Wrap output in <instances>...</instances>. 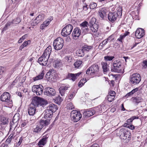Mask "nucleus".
<instances>
[{"mask_svg":"<svg viewBox=\"0 0 147 147\" xmlns=\"http://www.w3.org/2000/svg\"><path fill=\"white\" fill-rule=\"evenodd\" d=\"M81 73L80 72L75 74L69 73L67 76V79L71 80L74 81L79 76Z\"/></svg>","mask_w":147,"mask_h":147,"instance_id":"18","label":"nucleus"},{"mask_svg":"<svg viewBox=\"0 0 147 147\" xmlns=\"http://www.w3.org/2000/svg\"><path fill=\"white\" fill-rule=\"evenodd\" d=\"M44 118L47 119L48 118H50L51 117L53 113L51 111L48 109L44 111Z\"/></svg>","mask_w":147,"mask_h":147,"instance_id":"29","label":"nucleus"},{"mask_svg":"<svg viewBox=\"0 0 147 147\" xmlns=\"http://www.w3.org/2000/svg\"><path fill=\"white\" fill-rule=\"evenodd\" d=\"M89 26L90 29L92 32L95 33L98 30V26L96 24H94L92 26Z\"/></svg>","mask_w":147,"mask_h":147,"instance_id":"32","label":"nucleus"},{"mask_svg":"<svg viewBox=\"0 0 147 147\" xmlns=\"http://www.w3.org/2000/svg\"><path fill=\"white\" fill-rule=\"evenodd\" d=\"M142 99L140 97L137 96L136 97H132L131 100L132 102L135 105H137L139 103L141 102Z\"/></svg>","mask_w":147,"mask_h":147,"instance_id":"25","label":"nucleus"},{"mask_svg":"<svg viewBox=\"0 0 147 147\" xmlns=\"http://www.w3.org/2000/svg\"><path fill=\"white\" fill-rule=\"evenodd\" d=\"M49 124V121L45 120H41L39 123H36L34 125L33 131L34 133H40L43 127Z\"/></svg>","mask_w":147,"mask_h":147,"instance_id":"2","label":"nucleus"},{"mask_svg":"<svg viewBox=\"0 0 147 147\" xmlns=\"http://www.w3.org/2000/svg\"><path fill=\"white\" fill-rule=\"evenodd\" d=\"M13 136H11V135H10L7 139L5 141V143H6V145L5 144H2L1 146L2 147H7V144H8L11 141L12 138Z\"/></svg>","mask_w":147,"mask_h":147,"instance_id":"34","label":"nucleus"},{"mask_svg":"<svg viewBox=\"0 0 147 147\" xmlns=\"http://www.w3.org/2000/svg\"><path fill=\"white\" fill-rule=\"evenodd\" d=\"M139 88H136L134 89H133L131 91V94H133L135 92H137Z\"/></svg>","mask_w":147,"mask_h":147,"instance_id":"58","label":"nucleus"},{"mask_svg":"<svg viewBox=\"0 0 147 147\" xmlns=\"http://www.w3.org/2000/svg\"><path fill=\"white\" fill-rule=\"evenodd\" d=\"M38 20H36V18L33 20V22L32 23L31 25L33 26H35L37 24L39 23V22H38Z\"/></svg>","mask_w":147,"mask_h":147,"instance_id":"51","label":"nucleus"},{"mask_svg":"<svg viewBox=\"0 0 147 147\" xmlns=\"http://www.w3.org/2000/svg\"><path fill=\"white\" fill-rule=\"evenodd\" d=\"M17 115V113L16 114L15 116H14L13 118V121H11L10 123V129H13V128H14L15 127H16V126L14 125V123L15 122L14 121V118L15 117V116H16Z\"/></svg>","mask_w":147,"mask_h":147,"instance_id":"38","label":"nucleus"},{"mask_svg":"<svg viewBox=\"0 0 147 147\" xmlns=\"http://www.w3.org/2000/svg\"><path fill=\"white\" fill-rule=\"evenodd\" d=\"M53 20V17L51 16L49 17L40 25V29L42 30H43L45 27H47L49 24Z\"/></svg>","mask_w":147,"mask_h":147,"instance_id":"19","label":"nucleus"},{"mask_svg":"<svg viewBox=\"0 0 147 147\" xmlns=\"http://www.w3.org/2000/svg\"><path fill=\"white\" fill-rule=\"evenodd\" d=\"M93 47L91 46L87 45H84L82 47L83 50L84 52H88L90 51L92 48Z\"/></svg>","mask_w":147,"mask_h":147,"instance_id":"35","label":"nucleus"},{"mask_svg":"<svg viewBox=\"0 0 147 147\" xmlns=\"http://www.w3.org/2000/svg\"><path fill=\"white\" fill-rule=\"evenodd\" d=\"M114 58V56H107L104 57V60L106 61H110L112 60Z\"/></svg>","mask_w":147,"mask_h":147,"instance_id":"42","label":"nucleus"},{"mask_svg":"<svg viewBox=\"0 0 147 147\" xmlns=\"http://www.w3.org/2000/svg\"><path fill=\"white\" fill-rule=\"evenodd\" d=\"M51 50L52 48L51 46H48L45 49L42 55L46 57H47V58L49 59L51 52Z\"/></svg>","mask_w":147,"mask_h":147,"instance_id":"23","label":"nucleus"},{"mask_svg":"<svg viewBox=\"0 0 147 147\" xmlns=\"http://www.w3.org/2000/svg\"><path fill=\"white\" fill-rule=\"evenodd\" d=\"M81 34V30L78 27L74 28L72 33L73 38L74 39H77L80 36Z\"/></svg>","mask_w":147,"mask_h":147,"instance_id":"16","label":"nucleus"},{"mask_svg":"<svg viewBox=\"0 0 147 147\" xmlns=\"http://www.w3.org/2000/svg\"><path fill=\"white\" fill-rule=\"evenodd\" d=\"M141 80V76L138 73L133 74L130 76V83L131 84L136 85L138 84Z\"/></svg>","mask_w":147,"mask_h":147,"instance_id":"6","label":"nucleus"},{"mask_svg":"<svg viewBox=\"0 0 147 147\" xmlns=\"http://www.w3.org/2000/svg\"><path fill=\"white\" fill-rule=\"evenodd\" d=\"M95 18H92L91 19L89 22V26H92L94 24H95Z\"/></svg>","mask_w":147,"mask_h":147,"instance_id":"49","label":"nucleus"},{"mask_svg":"<svg viewBox=\"0 0 147 147\" xmlns=\"http://www.w3.org/2000/svg\"><path fill=\"white\" fill-rule=\"evenodd\" d=\"M113 66L111 67V71L118 73L123 72L124 69L121 65V63L119 60L114 61L113 63Z\"/></svg>","mask_w":147,"mask_h":147,"instance_id":"3","label":"nucleus"},{"mask_svg":"<svg viewBox=\"0 0 147 147\" xmlns=\"http://www.w3.org/2000/svg\"><path fill=\"white\" fill-rule=\"evenodd\" d=\"M133 94H131V92L128 93H127L125 96V97L126 98H128V97H129V96H131Z\"/></svg>","mask_w":147,"mask_h":147,"instance_id":"59","label":"nucleus"},{"mask_svg":"<svg viewBox=\"0 0 147 147\" xmlns=\"http://www.w3.org/2000/svg\"><path fill=\"white\" fill-rule=\"evenodd\" d=\"M27 124V123L26 121H24L23 122V123H22V124H21V127H23L25 126Z\"/></svg>","mask_w":147,"mask_h":147,"instance_id":"62","label":"nucleus"},{"mask_svg":"<svg viewBox=\"0 0 147 147\" xmlns=\"http://www.w3.org/2000/svg\"><path fill=\"white\" fill-rule=\"evenodd\" d=\"M55 102L58 104H60L61 102L62 101V99L61 97L59 96H58L56 97L54 99Z\"/></svg>","mask_w":147,"mask_h":147,"instance_id":"39","label":"nucleus"},{"mask_svg":"<svg viewBox=\"0 0 147 147\" xmlns=\"http://www.w3.org/2000/svg\"><path fill=\"white\" fill-rule=\"evenodd\" d=\"M71 117L72 121L75 122H76L80 119L82 117V115L80 111H78L76 110H74L71 112Z\"/></svg>","mask_w":147,"mask_h":147,"instance_id":"8","label":"nucleus"},{"mask_svg":"<svg viewBox=\"0 0 147 147\" xmlns=\"http://www.w3.org/2000/svg\"><path fill=\"white\" fill-rule=\"evenodd\" d=\"M43 87L40 84L38 85H34L32 87V90L34 93H35L37 95H41L43 92Z\"/></svg>","mask_w":147,"mask_h":147,"instance_id":"11","label":"nucleus"},{"mask_svg":"<svg viewBox=\"0 0 147 147\" xmlns=\"http://www.w3.org/2000/svg\"><path fill=\"white\" fill-rule=\"evenodd\" d=\"M77 54H78V56L82 57L84 55V51L83 50V49H80L77 51L76 52Z\"/></svg>","mask_w":147,"mask_h":147,"instance_id":"43","label":"nucleus"},{"mask_svg":"<svg viewBox=\"0 0 147 147\" xmlns=\"http://www.w3.org/2000/svg\"><path fill=\"white\" fill-rule=\"evenodd\" d=\"M13 24L12 22L8 21L7 23L5 25V27L3 28V31H5L8 29L10 26Z\"/></svg>","mask_w":147,"mask_h":147,"instance_id":"37","label":"nucleus"},{"mask_svg":"<svg viewBox=\"0 0 147 147\" xmlns=\"http://www.w3.org/2000/svg\"><path fill=\"white\" fill-rule=\"evenodd\" d=\"M123 133L120 134V136L122 139L125 140L129 138L130 135L129 132L128 131L126 132L125 131L124 129H121L120 130V133Z\"/></svg>","mask_w":147,"mask_h":147,"instance_id":"20","label":"nucleus"},{"mask_svg":"<svg viewBox=\"0 0 147 147\" xmlns=\"http://www.w3.org/2000/svg\"><path fill=\"white\" fill-rule=\"evenodd\" d=\"M57 106L54 104H51L49 105L47 107V109L49 110L50 111H51L53 113L57 109Z\"/></svg>","mask_w":147,"mask_h":147,"instance_id":"28","label":"nucleus"},{"mask_svg":"<svg viewBox=\"0 0 147 147\" xmlns=\"http://www.w3.org/2000/svg\"><path fill=\"white\" fill-rule=\"evenodd\" d=\"M97 5V4L96 3L92 2L90 3V7L91 9H93L96 7Z\"/></svg>","mask_w":147,"mask_h":147,"instance_id":"48","label":"nucleus"},{"mask_svg":"<svg viewBox=\"0 0 147 147\" xmlns=\"http://www.w3.org/2000/svg\"><path fill=\"white\" fill-rule=\"evenodd\" d=\"M61 65V60L59 59L56 60L54 63V66L56 68H58Z\"/></svg>","mask_w":147,"mask_h":147,"instance_id":"36","label":"nucleus"},{"mask_svg":"<svg viewBox=\"0 0 147 147\" xmlns=\"http://www.w3.org/2000/svg\"><path fill=\"white\" fill-rule=\"evenodd\" d=\"M81 29L83 31V32L84 33V34H86L87 33L89 32V30L88 28V26H87L86 28H81Z\"/></svg>","mask_w":147,"mask_h":147,"instance_id":"50","label":"nucleus"},{"mask_svg":"<svg viewBox=\"0 0 147 147\" xmlns=\"http://www.w3.org/2000/svg\"><path fill=\"white\" fill-rule=\"evenodd\" d=\"M108 12V10L105 7L100 9L98 11V15L102 20H105Z\"/></svg>","mask_w":147,"mask_h":147,"instance_id":"14","label":"nucleus"},{"mask_svg":"<svg viewBox=\"0 0 147 147\" xmlns=\"http://www.w3.org/2000/svg\"><path fill=\"white\" fill-rule=\"evenodd\" d=\"M101 111L102 109L101 106H99L95 108L94 109H87L84 111V114L86 116L89 117L94 115L96 112L99 113H101L102 112Z\"/></svg>","mask_w":147,"mask_h":147,"instance_id":"4","label":"nucleus"},{"mask_svg":"<svg viewBox=\"0 0 147 147\" xmlns=\"http://www.w3.org/2000/svg\"><path fill=\"white\" fill-rule=\"evenodd\" d=\"M80 26H81V28H86L87 26H89V24L87 22L84 21L80 24Z\"/></svg>","mask_w":147,"mask_h":147,"instance_id":"45","label":"nucleus"},{"mask_svg":"<svg viewBox=\"0 0 147 147\" xmlns=\"http://www.w3.org/2000/svg\"><path fill=\"white\" fill-rule=\"evenodd\" d=\"M99 71L98 65L94 64L90 67L86 71V73L88 75L94 76Z\"/></svg>","mask_w":147,"mask_h":147,"instance_id":"5","label":"nucleus"},{"mask_svg":"<svg viewBox=\"0 0 147 147\" xmlns=\"http://www.w3.org/2000/svg\"><path fill=\"white\" fill-rule=\"evenodd\" d=\"M139 88H136L134 89H133L131 91V94H133L135 92H137Z\"/></svg>","mask_w":147,"mask_h":147,"instance_id":"57","label":"nucleus"},{"mask_svg":"<svg viewBox=\"0 0 147 147\" xmlns=\"http://www.w3.org/2000/svg\"><path fill=\"white\" fill-rule=\"evenodd\" d=\"M122 15V11L121 10L118 12V13L116 12H109L108 15V18L109 21L112 22H113L117 19V18L118 16Z\"/></svg>","mask_w":147,"mask_h":147,"instance_id":"9","label":"nucleus"},{"mask_svg":"<svg viewBox=\"0 0 147 147\" xmlns=\"http://www.w3.org/2000/svg\"><path fill=\"white\" fill-rule=\"evenodd\" d=\"M102 68L103 69L104 72L105 73L109 71V66L107 63L105 62H102L101 63Z\"/></svg>","mask_w":147,"mask_h":147,"instance_id":"26","label":"nucleus"},{"mask_svg":"<svg viewBox=\"0 0 147 147\" xmlns=\"http://www.w3.org/2000/svg\"><path fill=\"white\" fill-rule=\"evenodd\" d=\"M75 93L73 92L71 94L70 93V94H69V96H68L69 99H70V100L72 99L75 96Z\"/></svg>","mask_w":147,"mask_h":147,"instance_id":"54","label":"nucleus"},{"mask_svg":"<svg viewBox=\"0 0 147 147\" xmlns=\"http://www.w3.org/2000/svg\"><path fill=\"white\" fill-rule=\"evenodd\" d=\"M74 106L72 103L70 102L67 104V108L68 110H72L74 109Z\"/></svg>","mask_w":147,"mask_h":147,"instance_id":"44","label":"nucleus"},{"mask_svg":"<svg viewBox=\"0 0 147 147\" xmlns=\"http://www.w3.org/2000/svg\"><path fill=\"white\" fill-rule=\"evenodd\" d=\"M74 65L75 68H80L82 66V62L81 60H78L75 62Z\"/></svg>","mask_w":147,"mask_h":147,"instance_id":"30","label":"nucleus"},{"mask_svg":"<svg viewBox=\"0 0 147 147\" xmlns=\"http://www.w3.org/2000/svg\"><path fill=\"white\" fill-rule=\"evenodd\" d=\"M8 122L7 119L5 117L0 115V124L5 125Z\"/></svg>","mask_w":147,"mask_h":147,"instance_id":"31","label":"nucleus"},{"mask_svg":"<svg viewBox=\"0 0 147 147\" xmlns=\"http://www.w3.org/2000/svg\"><path fill=\"white\" fill-rule=\"evenodd\" d=\"M108 40H107V39L103 41V42L102 43H100V45H104L106 44L107 43V41Z\"/></svg>","mask_w":147,"mask_h":147,"instance_id":"60","label":"nucleus"},{"mask_svg":"<svg viewBox=\"0 0 147 147\" xmlns=\"http://www.w3.org/2000/svg\"><path fill=\"white\" fill-rule=\"evenodd\" d=\"M48 59L42 55L38 59V62L42 66L46 65L47 63Z\"/></svg>","mask_w":147,"mask_h":147,"instance_id":"21","label":"nucleus"},{"mask_svg":"<svg viewBox=\"0 0 147 147\" xmlns=\"http://www.w3.org/2000/svg\"><path fill=\"white\" fill-rule=\"evenodd\" d=\"M27 34H25L21 38H20V39L19 40V43L22 42L27 37Z\"/></svg>","mask_w":147,"mask_h":147,"instance_id":"53","label":"nucleus"},{"mask_svg":"<svg viewBox=\"0 0 147 147\" xmlns=\"http://www.w3.org/2000/svg\"><path fill=\"white\" fill-rule=\"evenodd\" d=\"M83 9L85 11H86L88 9V5L86 4H84L83 6Z\"/></svg>","mask_w":147,"mask_h":147,"instance_id":"64","label":"nucleus"},{"mask_svg":"<svg viewBox=\"0 0 147 147\" xmlns=\"http://www.w3.org/2000/svg\"><path fill=\"white\" fill-rule=\"evenodd\" d=\"M63 45V40L60 37L57 38L53 42V46L54 49L56 50H59L61 49Z\"/></svg>","mask_w":147,"mask_h":147,"instance_id":"7","label":"nucleus"},{"mask_svg":"<svg viewBox=\"0 0 147 147\" xmlns=\"http://www.w3.org/2000/svg\"><path fill=\"white\" fill-rule=\"evenodd\" d=\"M145 34V31L143 29L139 28L137 29L136 31L135 35L138 38H140L142 37Z\"/></svg>","mask_w":147,"mask_h":147,"instance_id":"17","label":"nucleus"},{"mask_svg":"<svg viewBox=\"0 0 147 147\" xmlns=\"http://www.w3.org/2000/svg\"><path fill=\"white\" fill-rule=\"evenodd\" d=\"M115 97V96L111 95H107V97L108 101L109 102H111L113 101Z\"/></svg>","mask_w":147,"mask_h":147,"instance_id":"46","label":"nucleus"},{"mask_svg":"<svg viewBox=\"0 0 147 147\" xmlns=\"http://www.w3.org/2000/svg\"><path fill=\"white\" fill-rule=\"evenodd\" d=\"M0 100L6 103L10 102V94L8 92H5L2 94L0 97Z\"/></svg>","mask_w":147,"mask_h":147,"instance_id":"13","label":"nucleus"},{"mask_svg":"<svg viewBox=\"0 0 147 147\" xmlns=\"http://www.w3.org/2000/svg\"><path fill=\"white\" fill-rule=\"evenodd\" d=\"M56 71L53 69L49 70L48 72L47 73L46 78L47 80H50L52 81H53L56 78Z\"/></svg>","mask_w":147,"mask_h":147,"instance_id":"12","label":"nucleus"},{"mask_svg":"<svg viewBox=\"0 0 147 147\" xmlns=\"http://www.w3.org/2000/svg\"><path fill=\"white\" fill-rule=\"evenodd\" d=\"M64 60L65 62L67 64H71L72 61V58L70 56H67L65 57Z\"/></svg>","mask_w":147,"mask_h":147,"instance_id":"33","label":"nucleus"},{"mask_svg":"<svg viewBox=\"0 0 147 147\" xmlns=\"http://www.w3.org/2000/svg\"><path fill=\"white\" fill-rule=\"evenodd\" d=\"M86 82V79H82L81 80L80 82L78 83V86L81 87L82 86L84 83Z\"/></svg>","mask_w":147,"mask_h":147,"instance_id":"47","label":"nucleus"},{"mask_svg":"<svg viewBox=\"0 0 147 147\" xmlns=\"http://www.w3.org/2000/svg\"><path fill=\"white\" fill-rule=\"evenodd\" d=\"M44 74V71H43L41 73L39 74L37 76L33 78V80L34 81H35L39 80L42 79L43 78Z\"/></svg>","mask_w":147,"mask_h":147,"instance_id":"27","label":"nucleus"},{"mask_svg":"<svg viewBox=\"0 0 147 147\" xmlns=\"http://www.w3.org/2000/svg\"><path fill=\"white\" fill-rule=\"evenodd\" d=\"M109 94L108 95H111L115 96V92L113 91H110L109 93Z\"/></svg>","mask_w":147,"mask_h":147,"instance_id":"56","label":"nucleus"},{"mask_svg":"<svg viewBox=\"0 0 147 147\" xmlns=\"http://www.w3.org/2000/svg\"><path fill=\"white\" fill-rule=\"evenodd\" d=\"M69 87L67 86L64 85L61 86L59 88V93L61 96L64 95L65 92Z\"/></svg>","mask_w":147,"mask_h":147,"instance_id":"24","label":"nucleus"},{"mask_svg":"<svg viewBox=\"0 0 147 147\" xmlns=\"http://www.w3.org/2000/svg\"><path fill=\"white\" fill-rule=\"evenodd\" d=\"M73 28V27L71 25L69 24L66 25L62 30V35L63 36H68L71 34Z\"/></svg>","mask_w":147,"mask_h":147,"instance_id":"10","label":"nucleus"},{"mask_svg":"<svg viewBox=\"0 0 147 147\" xmlns=\"http://www.w3.org/2000/svg\"><path fill=\"white\" fill-rule=\"evenodd\" d=\"M44 92L45 95L49 96H54L56 94L55 91L54 89L49 87L45 89Z\"/></svg>","mask_w":147,"mask_h":147,"instance_id":"15","label":"nucleus"},{"mask_svg":"<svg viewBox=\"0 0 147 147\" xmlns=\"http://www.w3.org/2000/svg\"><path fill=\"white\" fill-rule=\"evenodd\" d=\"M115 38L114 35H111L110 36L107 38V40H110V42L113 41Z\"/></svg>","mask_w":147,"mask_h":147,"instance_id":"52","label":"nucleus"},{"mask_svg":"<svg viewBox=\"0 0 147 147\" xmlns=\"http://www.w3.org/2000/svg\"><path fill=\"white\" fill-rule=\"evenodd\" d=\"M36 20H38V22H40L42 21L44 18V15L43 14H41L38 15L36 18Z\"/></svg>","mask_w":147,"mask_h":147,"instance_id":"41","label":"nucleus"},{"mask_svg":"<svg viewBox=\"0 0 147 147\" xmlns=\"http://www.w3.org/2000/svg\"><path fill=\"white\" fill-rule=\"evenodd\" d=\"M30 42V40H28L27 41H25L22 44V45L20 47V49L22 50V49H23L24 47L26 46L27 45H28Z\"/></svg>","mask_w":147,"mask_h":147,"instance_id":"40","label":"nucleus"},{"mask_svg":"<svg viewBox=\"0 0 147 147\" xmlns=\"http://www.w3.org/2000/svg\"><path fill=\"white\" fill-rule=\"evenodd\" d=\"M47 104V101L44 99L40 97H35L32 100L31 104L28 109V113L30 115H33L35 113L36 106L43 107Z\"/></svg>","mask_w":147,"mask_h":147,"instance_id":"1","label":"nucleus"},{"mask_svg":"<svg viewBox=\"0 0 147 147\" xmlns=\"http://www.w3.org/2000/svg\"><path fill=\"white\" fill-rule=\"evenodd\" d=\"M4 69V67H0V75L3 72Z\"/></svg>","mask_w":147,"mask_h":147,"instance_id":"61","label":"nucleus"},{"mask_svg":"<svg viewBox=\"0 0 147 147\" xmlns=\"http://www.w3.org/2000/svg\"><path fill=\"white\" fill-rule=\"evenodd\" d=\"M143 66L145 68H147V60L143 61Z\"/></svg>","mask_w":147,"mask_h":147,"instance_id":"55","label":"nucleus"},{"mask_svg":"<svg viewBox=\"0 0 147 147\" xmlns=\"http://www.w3.org/2000/svg\"><path fill=\"white\" fill-rule=\"evenodd\" d=\"M48 135L43 136L42 138L40 140L38 143V145L39 146H43L46 144L47 140Z\"/></svg>","mask_w":147,"mask_h":147,"instance_id":"22","label":"nucleus"},{"mask_svg":"<svg viewBox=\"0 0 147 147\" xmlns=\"http://www.w3.org/2000/svg\"><path fill=\"white\" fill-rule=\"evenodd\" d=\"M128 126V128L132 130L134 129L135 128V127L132 125L129 124Z\"/></svg>","mask_w":147,"mask_h":147,"instance_id":"63","label":"nucleus"}]
</instances>
